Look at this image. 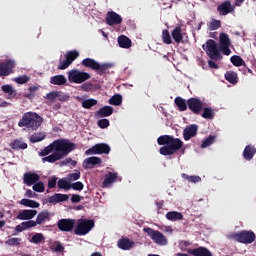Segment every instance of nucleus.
I'll return each instance as SVG.
<instances>
[{
  "instance_id": "10",
  "label": "nucleus",
  "mask_w": 256,
  "mask_h": 256,
  "mask_svg": "<svg viewBox=\"0 0 256 256\" xmlns=\"http://www.w3.org/2000/svg\"><path fill=\"white\" fill-rule=\"evenodd\" d=\"M111 147L106 143H98L85 151V155H109Z\"/></svg>"
},
{
  "instance_id": "37",
  "label": "nucleus",
  "mask_w": 256,
  "mask_h": 256,
  "mask_svg": "<svg viewBox=\"0 0 256 256\" xmlns=\"http://www.w3.org/2000/svg\"><path fill=\"white\" fill-rule=\"evenodd\" d=\"M108 103L115 107H119V105L123 103V96H121V94H116L109 99Z\"/></svg>"
},
{
  "instance_id": "30",
  "label": "nucleus",
  "mask_w": 256,
  "mask_h": 256,
  "mask_svg": "<svg viewBox=\"0 0 256 256\" xmlns=\"http://www.w3.org/2000/svg\"><path fill=\"white\" fill-rule=\"evenodd\" d=\"M51 85H65L67 83V78H65V75L60 74L56 76H52L50 78Z\"/></svg>"
},
{
  "instance_id": "55",
  "label": "nucleus",
  "mask_w": 256,
  "mask_h": 256,
  "mask_svg": "<svg viewBox=\"0 0 256 256\" xmlns=\"http://www.w3.org/2000/svg\"><path fill=\"white\" fill-rule=\"evenodd\" d=\"M69 65H71L69 63V61L65 58L64 60H60L57 69H59L60 71H63L65 69H67L69 67Z\"/></svg>"
},
{
  "instance_id": "5",
  "label": "nucleus",
  "mask_w": 256,
  "mask_h": 256,
  "mask_svg": "<svg viewBox=\"0 0 256 256\" xmlns=\"http://www.w3.org/2000/svg\"><path fill=\"white\" fill-rule=\"evenodd\" d=\"M202 49L206 51V54L212 61H221L223 59V56L221 55V50L219 49V45L217 42L213 39H209L206 41L205 44L202 45Z\"/></svg>"
},
{
  "instance_id": "26",
  "label": "nucleus",
  "mask_w": 256,
  "mask_h": 256,
  "mask_svg": "<svg viewBox=\"0 0 256 256\" xmlns=\"http://www.w3.org/2000/svg\"><path fill=\"white\" fill-rule=\"evenodd\" d=\"M224 77L226 81H228V83H231L232 85H237V83H239V76L237 75V72L227 71Z\"/></svg>"
},
{
  "instance_id": "4",
  "label": "nucleus",
  "mask_w": 256,
  "mask_h": 256,
  "mask_svg": "<svg viewBox=\"0 0 256 256\" xmlns=\"http://www.w3.org/2000/svg\"><path fill=\"white\" fill-rule=\"evenodd\" d=\"M81 65L92 71H96L97 75L103 77L106 73H109V69H113V63H99L93 58H85L82 60Z\"/></svg>"
},
{
  "instance_id": "41",
  "label": "nucleus",
  "mask_w": 256,
  "mask_h": 256,
  "mask_svg": "<svg viewBox=\"0 0 256 256\" xmlns=\"http://www.w3.org/2000/svg\"><path fill=\"white\" fill-rule=\"evenodd\" d=\"M162 41L165 43V45H171L173 43V39H171V34L169 33V30L164 29L162 31Z\"/></svg>"
},
{
  "instance_id": "45",
  "label": "nucleus",
  "mask_w": 256,
  "mask_h": 256,
  "mask_svg": "<svg viewBox=\"0 0 256 256\" xmlns=\"http://www.w3.org/2000/svg\"><path fill=\"white\" fill-rule=\"evenodd\" d=\"M15 83H18V85H25V83H29L31 81V78L27 75H21L16 78H14Z\"/></svg>"
},
{
  "instance_id": "53",
  "label": "nucleus",
  "mask_w": 256,
  "mask_h": 256,
  "mask_svg": "<svg viewBox=\"0 0 256 256\" xmlns=\"http://www.w3.org/2000/svg\"><path fill=\"white\" fill-rule=\"evenodd\" d=\"M83 187L85 186L81 181L70 184V189H73L74 191H83Z\"/></svg>"
},
{
  "instance_id": "18",
  "label": "nucleus",
  "mask_w": 256,
  "mask_h": 256,
  "mask_svg": "<svg viewBox=\"0 0 256 256\" xmlns=\"http://www.w3.org/2000/svg\"><path fill=\"white\" fill-rule=\"evenodd\" d=\"M197 131H199V126H197V124H192V125L186 127L183 130L184 141H189V140L193 139V137H196Z\"/></svg>"
},
{
  "instance_id": "49",
  "label": "nucleus",
  "mask_w": 256,
  "mask_h": 256,
  "mask_svg": "<svg viewBox=\"0 0 256 256\" xmlns=\"http://www.w3.org/2000/svg\"><path fill=\"white\" fill-rule=\"evenodd\" d=\"M27 143L21 140H14L12 142V149H27Z\"/></svg>"
},
{
  "instance_id": "14",
  "label": "nucleus",
  "mask_w": 256,
  "mask_h": 256,
  "mask_svg": "<svg viewBox=\"0 0 256 256\" xmlns=\"http://www.w3.org/2000/svg\"><path fill=\"white\" fill-rule=\"evenodd\" d=\"M188 108L194 113V115H201L203 111V101L199 98H189L187 100Z\"/></svg>"
},
{
  "instance_id": "2",
  "label": "nucleus",
  "mask_w": 256,
  "mask_h": 256,
  "mask_svg": "<svg viewBox=\"0 0 256 256\" xmlns=\"http://www.w3.org/2000/svg\"><path fill=\"white\" fill-rule=\"evenodd\" d=\"M158 145H164L159 149L160 155L169 156L175 155L177 151L183 148V142L179 138L171 135H162L157 139Z\"/></svg>"
},
{
  "instance_id": "7",
  "label": "nucleus",
  "mask_w": 256,
  "mask_h": 256,
  "mask_svg": "<svg viewBox=\"0 0 256 256\" xmlns=\"http://www.w3.org/2000/svg\"><path fill=\"white\" fill-rule=\"evenodd\" d=\"M95 227V221L91 219H79L76 228L74 229L75 235L85 236Z\"/></svg>"
},
{
  "instance_id": "16",
  "label": "nucleus",
  "mask_w": 256,
  "mask_h": 256,
  "mask_svg": "<svg viewBox=\"0 0 256 256\" xmlns=\"http://www.w3.org/2000/svg\"><path fill=\"white\" fill-rule=\"evenodd\" d=\"M217 11L221 17H225V15H229V13L235 11V6L231 4V1L226 0L217 6Z\"/></svg>"
},
{
  "instance_id": "63",
  "label": "nucleus",
  "mask_w": 256,
  "mask_h": 256,
  "mask_svg": "<svg viewBox=\"0 0 256 256\" xmlns=\"http://www.w3.org/2000/svg\"><path fill=\"white\" fill-rule=\"evenodd\" d=\"M37 194L35 192H32L31 190H27L26 191V197H29V198H33L35 197Z\"/></svg>"
},
{
  "instance_id": "12",
  "label": "nucleus",
  "mask_w": 256,
  "mask_h": 256,
  "mask_svg": "<svg viewBox=\"0 0 256 256\" xmlns=\"http://www.w3.org/2000/svg\"><path fill=\"white\" fill-rule=\"evenodd\" d=\"M219 50L223 55H229L231 53V39H229V35L227 33H220L219 36Z\"/></svg>"
},
{
  "instance_id": "39",
  "label": "nucleus",
  "mask_w": 256,
  "mask_h": 256,
  "mask_svg": "<svg viewBox=\"0 0 256 256\" xmlns=\"http://www.w3.org/2000/svg\"><path fill=\"white\" fill-rule=\"evenodd\" d=\"M45 137H47V136L43 132L35 133L30 137V143H39V142L43 141L45 139Z\"/></svg>"
},
{
  "instance_id": "58",
  "label": "nucleus",
  "mask_w": 256,
  "mask_h": 256,
  "mask_svg": "<svg viewBox=\"0 0 256 256\" xmlns=\"http://www.w3.org/2000/svg\"><path fill=\"white\" fill-rule=\"evenodd\" d=\"M57 97H58L57 92H50L47 94L46 99H48L53 103L55 99H57Z\"/></svg>"
},
{
  "instance_id": "21",
  "label": "nucleus",
  "mask_w": 256,
  "mask_h": 256,
  "mask_svg": "<svg viewBox=\"0 0 256 256\" xmlns=\"http://www.w3.org/2000/svg\"><path fill=\"white\" fill-rule=\"evenodd\" d=\"M117 247L122 251H131L135 247V242L129 238H121L117 242Z\"/></svg>"
},
{
  "instance_id": "33",
  "label": "nucleus",
  "mask_w": 256,
  "mask_h": 256,
  "mask_svg": "<svg viewBox=\"0 0 256 256\" xmlns=\"http://www.w3.org/2000/svg\"><path fill=\"white\" fill-rule=\"evenodd\" d=\"M174 103L176 105V107H178V110L183 112V111H187V101L185 99H183L182 97H176L174 99Z\"/></svg>"
},
{
  "instance_id": "6",
  "label": "nucleus",
  "mask_w": 256,
  "mask_h": 256,
  "mask_svg": "<svg viewBox=\"0 0 256 256\" xmlns=\"http://www.w3.org/2000/svg\"><path fill=\"white\" fill-rule=\"evenodd\" d=\"M229 239H233V241L243 243L244 245H251V243L255 241L256 235L252 230H243L238 233L230 234Z\"/></svg>"
},
{
  "instance_id": "19",
  "label": "nucleus",
  "mask_w": 256,
  "mask_h": 256,
  "mask_svg": "<svg viewBox=\"0 0 256 256\" xmlns=\"http://www.w3.org/2000/svg\"><path fill=\"white\" fill-rule=\"evenodd\" d=\"M188 255L193 256H213V253L205 246L187 250Z\"/></svg>"
},
{
  "instance_id": "27",
  "label": "nucleus",
  "mask_w": 256,
  "mask_h": 256,
  "mask_svg": "<svg viewBox=\"0 0 256 256\" xmlns=\"http://www.w3.org/2000/svg\"><path fill=\"white\" fill-rule=\"evenodd\" d=\"M172 38L175 43H183V32L181 26H176L172 31Z\"/></svg>"
},
{
  "instance_id": "32",
  "label": "nucleus",
  "mask_w": 256,
  "mask_h": 256,
  "mask_svg": "<svg viewBox=\"0 0 256 256\" xmlns=\"http://www.w3.org/2000/svg\"><path fill=\"white\" fill-rule=\"evenodd\" d=\"M118 174L115 172H109L108 176L106 175L104 181H103V186L104 187H109V185L115 183L117 181Z\"/></svg>"
},
{
  "instance_id": "47",
  "label": "nucleus",
  "mask_w": 256,
  "mask_h": 256,
  "mask_svg": "<svg viewBox=\"0 0 256 256\" xmlns=\"http://www.w3.org/2000/svg\"><path fill=\"white\" fill-rule=\"evenodd\" d=\"M32 189L33 191H36V193H43L45 192V183L43 182H36L34 184H32Z\"/></svg>"
},
{
  "instance_id": "57",
  "label": "nucleus",
  "mask_w": 256,
  "mask_h": 256,
  "mask_svg": "<svg viewBox=\"0 0 256 256\" xmlns=\"http://www.w3.org/2000/svg\"><path fill=\"white\" fill-rule=\"evenodd\" d=\"M98 126L100 127V129H107V127H109V119H101L98 121Z\"/></svg>"
},
{
  "instance_id": "8",
  "label": "nucleus",
  "mask_w": 256,
  "mask_h": 256,
  "mask_svg": "<svg viewBox=\"0 0 256 256\" xmlns=\"http://www.w3.org/2000/svg\"><path fill=\"white\" fill-rule=\"evenodd\" d=\"M88 79H91V74L87 72L71 70L68 74V80L70 81V83L81 84L85 83V81H88Z\"/></svg>"
},
{
  "instance_id": "17",
  "label": "nucleus",
  "mask_w": 256,
  "mask_h": 256,
  "mask_svg": "<svg viewBox=\"0 0 256 256\" xmlns=\"http://www.w3.org/2000/svg\"><path fill=\"white\" fill-rule=\"evenodd\" d=\"M103 163V159L97 157V156H92L86 158L83 163L82 167L83 169H95V167L101 165Z\"/></svg>"
},
{
  "instance_id": "11",
  "label": "nucleus",
  "mask_w": 256,
  "mask_h": 256,
  "mask_svg": "<svg viewBox=\"0 0 256 256\" xmlns=\"http://www.w3.org/2000/svg\"><path fill=\"white\" fill-rule=\"evenodd\" d=\"M144 231L156 245H167V238L160 231L153 228H144Z\"/></svg>"
},
{
  "instance_id": "46",
  "label": "nucleus",
  "mask_w": 256,
  "mask_h": 256,
  "mask_svg": "<svg viewBox=\"0 0 256 256\" xmlns=\"http://www.w3.org/2000/svg\"><path fill=\"white\" fill-rule=\"evenodd\" d=\"M213 143H215V136H209L202 142L201 149H207V147H211Z\"/></svg>"
},
{
  "instance_id": "38",
  "label": "nucleus",
  "mask_w": 256,
  "mask_h": 256,
  "mask_svg": "<svg viewBox=\"0 0 256 256\" xmlns=\"http://www.w3.org/2000/svg\"><path fill=\"white\" fill-rule=\"evenodd\" d=\"M58 189H64V191H69L71 189V182L69 180L62 178L57 182Z\"/></svg>"
},
{
  "instance_id": "35",
  "label": "nucleus",
  "mask_w": 256,
  "mask_h": 256,
  "mask_svg": "<svg viewBox=\"0 0 256 256\" xmlns=\"http://www.w3.org/2000/svg\"><path fill=\"white\" fill-rule=\"evenodd\" d=\"M20 205H23L24 207H31L32 209L39 208V202L27 198H23L20 200Z\"/></svg>"
},
{
  "instance_id": "1",
  "label": "nucleus",
  "mask_w": 256,
  "mask_h": 256,
  "mask_svg": "<svg viewBox=\"0 0 256 256\" xmlns=\"http://www.w3.org/2000/svg\"><path fill=\"white\" fill-rule=\"evenodd\" d=\"M77 149V144L71 142L69 139H58L44 147L39 152V156L42 158V163H57L64 157H67L69 153H73Z\"/></svg>"
},
{
  "instance_id": "9",
  "label": "nucleus",
  "mask_w": 256,
  "mask_h": 256,
  "mask_svg": "<svg viewBox=\"0 0 256 256\" xmlns=\"http://www.w3.org/2000/svg\"><path fill=\"white\" fill-rule=\"evenodd\" d=\"M15 67H17V62L13 59L0 62V77H9V75L15 73Z\"/></svg>"
},
{
  "instance_id": "13",
  "label": "nucleus",
  "mask_w": 256,
  "mask_h": 256,
  "mask_svg": "<svg viewBox=\"0 0 256 256\" xmlns=\"http://www.w3.org/2000/svg\"><path fill=\"white\" fill-rule=\"evenodd\" d=\"M57 227H58L59 231L71 233V231H73V229H75V219H71V218L60 219L57 222Z\"/></svg>"
},
{
  "instance_id": "64",
  "label": "nucleus",
  "mask_w": 256,
  "mask_h": 256,
  "mask_svg": "<svg viewBox=\"0 0 256 256\" xmlns=\"http://www.w3.org/2000/svg\"><path fill=\"white\" fill-rule=\"evenodd\" d=\"M72 160H73V159H71V158H66L65 161H62V162H61V164H62V165H69V163H71Z\"/></svg>"
},
{
  "instance_id": "23",
  "label": "nucleus",
  "mask_w": 256,
  "mask_h": 256,
  "mask_svg": "<svg viewBox=\"0 0 256 256\" xmlns=\"http://www.w3.org/2000/svg\"><path fill=\"white\" fill-rule=\"evenodd\" d=\"M63 201H69V194L55 193L47 200L48 203H63Z\"/></svg>"
},
{
  "instance_id": "20",
  "label": "nucleus",
  "mask_w": 256,
  "mask_h": 256,
  "mask_svg": "<svg viewBox=\"0 0 256 256\" xmlns=\"http://www.w3.org/2000/svg\"><path fill=\"white\" fill-rule=\"evenodd\" d=\"M41 179V176L35 172H26L23 176V181L27 187H31L34 183H37Z\"/></svg>"
},
{
  "instance_id": "43",
  "label": "nucleus",
  "mask_w": 256,
  "mask_h": 256,
  "mask_svg": "<svg viewBox=\"0 0 256 256\" xmlns=\"http://www.w3.org/2000/svg\"><path fill=\"white\" fill-rule=\"evenodd\" d=\"M201 116L203 119H213V117H215V112H213L212 108L205 107L203 108V113Z\"/></svg>"
},
{
  "instance_id": "59",
  "label": "nucleus",
  "mask_w": 256,
  "mask_h": 256,
  "mask_svg": "<svg viewBox=\"0 0 256 256\" xmlns=\"http://www.w3.org/2000/svg\"><path fill=\"white\" fill-rule=\"evenodd\" d=\"M71 201L73 203H81V195L73 194L72 197H71Z\"/></svg>"
},
{
  "instance_id": "31",
  "label": "nucleus",
  "mask_w": 256,
  "mask_h": 256,
  "mask_svg": "<svg viewBox=\"0 0 256 256\" xmlns=\"http://www.w3.org/2000/svg\"><path fill=\"white\" fill-rule=\"evenodd\" d=\"M118 44L119 47H121L122 49H129L131 48L132 42L131 39H129V37L122 35L118 37Z\"/></svg>"
},
{
  "instance_id": "15",
  "label": "nucleus",
  "mask_w": 256,
  "mask_h": 256,
  "mask_svg": "<svg viewBox=\"0 0 256 256\" xmlns=\"http://www.w3.org/2000/svg\"><path fill=\"white\" fill-rule=\"evenodd\" d=\"M106 25L113 27V25H121L123 18L117 12L108 11L105 18Z\"/></svg>"
},
{
  "instance_id": "28",
  "label": "nucleus",
  "mask_w": 256,
  "mask_h": 256,
  "mask_svg": "<svg viewBox=\"0 0 256 256\" xmlns=\"http://www.w3.org/2000/svg\"><path fill=\"white\" fill-rule=\"evenodd\" d=\"M166 219L168 221H183V213L178 211L167 212Z\"/></svg>"
},
{
  "instance_id": "29",
  "label": "nucleus",
  "mask_w": 256,
  "mask_h": 256,
  "mask_svg": "<svg viewBox=\"0 0 256 256\" xmlns=\"http://www.w3.org/2000/svg\"><path fill=\"white\" fill-rule=\"evenodd\" d=\"M51 219V213L47 210L40 212L36 218L38 225H43L45 221H49Z\"/></svg>"
},
{
  "instance_id": "24",
  "label": "nucleus",
  "mask_w": 256,
  "mask_h": 256,
  "mask_svg": "<svg viewBox=\"0 0 256 256\" xmlns=\"http://www.w3.org/2000/svg\"><path fill=\"white\" fill-rule=\"evenodd\" d=\"M255 153H256V148L255 146L249 144L244 148L243 151V157L246 161H251V159H253V157H255Z\"/></svg>"
},
{
  "instance_id": "56",
  "label": "nucleus",
  "mask_w": 256,
  "mask_h": 256,
  "mask_svg": "<svg viewBox=\"0 0 256 256\" xmlns=\"http://www.w3.org/2000/svg\"><path fill=\"white\" fill-rule=\"evenodd\" d=\"M57 186V177L53 176L48 179V189H55Z\"/></svg>"
},
{
  "instance_id": "51",
  "label": "nucleus",
  "mask_w": 256,
  "mask_h": 256,
  "mask_svg": "<svg viewBox=\"0 0 256 256\" xmlns=\"http://www.w3.org/2000/svg\"><path fill=\"white\" fill-rule=\"evenodd\" d=\"M6 245L10 247H19L21 245V238H11L5 242Z\"/></svg>"
},
{
  "instance_id": "40",
  "label": "nucleus",
  "mask_w": 256,
  "mask_h": 256,
  "mask_svg": "<svg viewBox=\"0 0 256 256\" xmlns=\"http://www.w3.org/2000/svg\"><path fill=\"white\" fill-rule=\"evenodd\" d=\"M79 57V52L77 50H72L69 51L66 55H65V59L68 60L69 64L71 65L73 63V61H75V59H77Z\"/></svg>"
},
{
  "instance_id": "3",
  "label": "nucleus",
  "mask_w": 256,
  "mask_h": 256,
  "mask_svg": "<svg viewBox=\"0 0 256 256\" xmlns=\"http://www.w3.org/2000/svg\"><path fill=\"white\" fill-rule=\"evenodd\" d=\"M43 124V117L36 112H25L18 122V127H25L28 131H37Z\"/></svg>"
},
{
  "instance_id": "42",
  "label": "nucleus",
  "mask_w": 256,
  "mask_h": 256,
  "mask_svg": "<svg viewBox=\"0 0 256 256\" xmlns=\"http://www.w3.org/2000/svg\"><path fill=\"white\" fill-rule=\"evenodd\" d=\"M97 105V100L93 98L86 99L82 102L83 109H91Z\"/></svg>"
},
{
  "instance_id": "50",
  "label": "nucleus",
  "mask_w": 256,
  "mask_h": 256,
  "mask_svg": "<svg viewBox=\"0 0 256 256\" xmlns=\"http://www.w3.org/2000/svg\"><path fill=\"white\" fill-rule=\"evenodd\" d=\"M42 241H45V236H43L42 233H36L31 238V243H34L35 245L42 243Z\"/></svg>"
},
{
  "instance_id": "44",
  "label": "nucleus",
  "mask_w": 256,
  "mask_h": 256,
  "mask_svg": "<svg viewBox=\"0 0 256 256\" xmlns=\"http://www.w3.org/2000/svg\"><path fill=\"white\" fill-rule=\"evenodd\" d=\"M182 179H185L189 183H199L201 182V177L199 176H189L188 174L183 173Z\"/></svg>"
},
{
  "instance_id": "36",
  "label": "nucleus",
  "mask_w": 256,
  "mask_h": 256,
  "mask_svg": "<svg viewBox=\"0 0 256 256\" xmlns=\"http://www.w3.org/2000/svg\"><path fill=\"white\" fill-rule=\"evenodd\" d=\"M230 61L234 67H245V60L239 55H234L230 58Z\"/></svg>"
},
{
  "instance_id": "34",
  "label": "nucleus",
  "mask_w": 256,
  "mask_h": 256,
  "mask_svg": "<svg viewBox=\"0 0 256 256\" xmlns=\"http://www.w3.org/2000/svg\"><path fill=\"white\" fill-rule=\"evenodd\" d=\"M2 91L7 93L8 99H15V97H17V90L13 89L11 85H3Z\"/></svg>"
},
{
  "instance_id": "60",
  "label": "nucleus",
  "mask_w": 256,
  "mask_h": 256,
  "mask_svg": "<svg viewBox=\"0 0 256 256\" xmlns=\"http://www.w3.org/2000/svg\"><path fill=\"white\" fill-rule=\"evenodd\" d=\"M64 249H65V247H63V244L57 243L55 245L54 251H56V253H61L64 251Z\"/></svg>"
},
{
  "instance_id": "48",
  "label": "nucleus",
  "mask_w": 256,
  "mask_h": 256,
  "mask_svg": "<svg viewBox=\"0 0 256 256\" xmlns=\"http://www.w3.org/2000/svg\"><path fill=\"white\" fill-rule=\"evenodd\" d=\"M221 27V20L213 19L209 25L208 28L210 31H217V29H220Z\"/></svg>"
},
{
  "instance_id": "61",
  "label": "nucleus",
  "mask_w": 256,
  "mask_h": 256,
  "mask_svg": "<svg viewBox=\"0 0 256 256\" xmlns=\"http://www.w3.org/2000/svg\"><path fill=\"white\" fill-rule=\"evenodd\" d=\"M208 67H210V69H219V64L215 63L213 60H209Z\"/></svg>"
},
{
  "instance_id": "22",
  "label": "nucleus",
  "mask_w": 256,
  "mask_h": 256,
  "mask_svg": "<svg viewBox=\"0 0 256 256\" xmlns=\"http://www.w3.org/2000/svg\"><path fill=\"white\" fill-rule=\"evenodd\" d=\"M37 215V210H22L16 216L20 221H31Z\"/></svg>"
},
{
  "instance_id": "54",
  "label": "nucleus",
  "mask_w": 256,
  "mask_h": 256,
  "mask_svg": "<svg viewBox=\"0 0 256 256\" xmlns=\"http://www.w3.org/2000/svg\"><path fill=\"white\" fill-rule=\"evenodd\" d=\"M37 225H39V223L37 222V220H36V221H34V220H29V221L23 222V226H24V228L26 229V231H27V229H31L32 227H37Z\"/></svg>"
},
{
  "instance_id": "25",
  "label": "nucleus",
  "mask_w": 256,
  "mask_h": 256,
  "mask_svg": "<svg viewBox=\"0 0 256 256\" xmlns=\"http://www.w3.org/2000/svg\"><path fill=\"white\" fill-rule=\"evenodd\" d=\"M113 107L111 106H103L96 112V117H111V114L113 113Z\"/></svg>"
},
{
  "instance_id": "52",
  "label": "nucleus",
  "mask_w": 256,
  "mask_h": 256,
  "mask_svg": "<svg viewBox=\"0 0 256 256\" xmlns=\"http://www.w3.org/2000/svg\"><path fill=\"white\" fill-rule=\"evenodd\" d=\"M67 179L68 181H77L81 179V172L79 170H76L74 173L68 174Z\"/></svg>"
},
{
  "instance_id": "62",
  "label": "nucleus",
  "mask_w": 256,
  "mask_h": 256,
  "mask_svg": "<svg viewBox=\"0 0 256 256\" xmlns=\"http://www.w3.org/2000/svg\"><path fill=\"white\" fill-rule=\"evenodd\" d=\"M15 231H17V233H23V231H26L25 226L23 225V222L20 225H17L15 227Z\"/></svg>"
}]
</instances>
